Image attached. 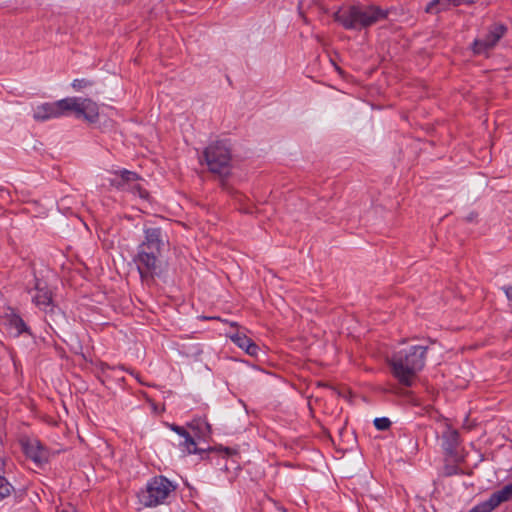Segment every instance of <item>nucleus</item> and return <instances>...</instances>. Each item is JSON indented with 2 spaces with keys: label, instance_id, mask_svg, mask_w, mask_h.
Instances as JSON below:
<instances>
[{
  "label": "nucleus",
  "instance_id": "nucleus-1",
  "mask_svg": "<svg viewBox=\"0 0 512 512\" xmlns=\"http://www.w3.org/2000/svg\"><path fill=\"white\" fill-rule=\"evenodd\" d=\"M144 234L145 239L139 244L137 254L133 260L142 282L151 285L155 282L156 277L161 276L164 270L161 259L164 242L161 228H147L144 230Z\"/></svg>",
  "mask_w": 512,
  "mask_h": 512
},
{
  "label": "nucleus",
  "instance_id": "nucleus-2",
  "mask_svg": "<svg viewBox=\"0 0 512 512\" xmlns=\"http://www.w3.org/2000/svg\"><path fill=\"white\" fill-rule=\"evenodd\" d=\"M68 111H73L77 118L83 117L89 123H96L99 118V107L96 102L89 98L72 97L38 106L34 111V119L46 121L65 115Z\"/></svg>",
  "mask_w": 512,
  "mask_h": 512
},
{
  "label": "nucleus",
  "instance_id": "nucleus-3",
  "mask_svg": "<svg viewBox=\"0 0 512 512\" xmlns=\"http://www.w3.org/2000/svg\"><path fill=\"white\" fill-rule=\"evenodd\" d=\"M427 346L414 345L394 353L388 359L391 373L397 381L410 387L419 371L425 366Z\"/></svg>",
  "mask_w": 512,
  "mask_h": 512
},
{
  "label": "nucleus",
  "instance_id": "nucleus-4",
  "mask_svg": "<svg viewBox=\"0 0 512 512\" xmlns=\"http://www.w3.org/2000/svg\"><path fill=\"white\" fill-rule=\"evenodd\" d=\"M389 10L376 5H351L340 7L334 14V21L345 29L355 30L370 27L388 18Z\"/></svg>",
  "mask_w": 512,
  "mask_h": 512
},
{
  "label": "nucleus",
  "instance_id": "nucleus-5",
  "mask_svg": "<svg viewBox=\"0 0 512 512\" xmlns=\"http://www.w3.org/2000/svg\"><path fill=\"white\" fill-rule=\"evenodd\" d=\"M203 158L209 168V171L218 174L221 177V185L224 189L230 191L224 177L230 174L231 169V149L225 141H216L205 148Z\"/></svg>",
  "mask_w": 512,
  "mask_h": 512
},
{
  "label": "nucleus",
  "instance_id": "nucleus-6",
  "mask_svg": "<svg viewBox=\"0 0 512 512\" xmlns=\"http://www.w3.org/2000/svg\"><path fill=\"white\" fill-rule=\"evenodd\" d=\"M176 487L164 476L152 478L146 485V488L138 492L137 496L141 504L145 507H156L165 503Z\"/></svg>",
  "mask_w": 512,
  "mask_h": 512
},
{
  "label": "nucleus",
  "instance_id": "nucleus-7",
  "mask_svg": "<svg viewBox=\"0 0 512 512\" xmlns=\"http://www.w3.org/2000/svg\"><path fill=\"white\" fill-rule=\"evenodd\" d=\"M34 289L37 293L33 297V302L45 311L47 323L51 328L53 325L60 326L65 320V315L60 308L53 304L52 292L48 289L47 284L36 279Z\"/></svg>",
  "mask_w": 512,
  "mask_h": 512
},
{
  "label": "nucleus",
  "instance_id": "nucleus-8",
  "mask_svg": "<svg viewBox=\"0 0 512 512\" xmlns=\"http://www.w3.org/2000/svg\"><path fill=\"white\" fill-rule=\"evenodd\" d=\"M507 27L504 24L496 23L492 25L483 39H476L472 44L475 54L487 53L495 47L499 40L506 34Z\"/></svg>",
  "mask_w": 512,
  "mask_h": 512
},
{
  "label": "nucleus",
  "instance_id": "nucleus-9",
  "mask_svg": "<svg viewBox=\"0 0 512 512\" xmlns=\"http://www.w3.org/2000/svg\"><path fill=\"white\" fill-rule=\"evenodd\" d=\"M22 449L27 458L31 459L37 466L48 462V452L37 440H26L22 442Z\"/></svg>",
  "mask_w": 512,
  "mask_h": 512
},
{
  "label": "nucleus",
  "instance_id": "nucleus-10",
  "mask_svg": "<svg viewBox=\"0 0 512 512\" xmlns=\"http://www.w3.org/2000/svg\"><path fill=\"white\" fill-rule=\"evenodd\" d=\"M115 175L119 178L110 179V185L119 190L129 189L134 182L140 179L137 173L126 169L116 171Z\"/></svg>",
  "mask_w": 512,
  "mask_h": 512
},
{
  "label": "nucleus",
  "instance_id": "nucleus-11",
  "mask_svg": "<svg viewBox=\"0 0 512 512\" xmlns=\"http://www.w3.org/2000/svg\"><path fill=\"white\" fill-rule=\"evenodd\" d=\"M183 438H184V440L179 443V446L182 447L184 455L185 454L208 455L209 453H212L217 450L215 447L198 448L194 438L190 435L189 432Z\"/></svg>",
  "mask_w": 512,
  "mask_h": 512
},
{
  "label": "nucleus",
  "instance_id": "nucleus-12",
  "mask_svg": "<svg viewBox=\"0 0 512 512\" xmlns=\"http://www.w3.org/2000/svg\"><path fill=\"white\" fill-rule=\"evenodd\" d=\"M475 0H432L425 8L427 13H438L441 10L447 9L450 5L460 6L462 4H471Z\"/></svg>",
  "mask_w": 512,
  "mask_h": 512
},
{
  "label": "nucleus",
  "instance_id": "nucleus-13",
  "mask_svg": "<svg viewBox=\"0 0 512 512\" xmlns=\"http://www.w3.org/2000/svg\"><path fill=\"white\" fill-rule=\"evenodd\" d=\"M188 426L195 432V436L200 439H206L210 437L212 433L211 425L206 421V419H194L188 424Z\"/></svg>",
  "mask_w": 512,
  "mask_h": 512
},
{
  "label": "nucleus",
  "instance_id": "nucleus-14",
  "mask_svg": "<svg viewBox=\"0 0 512 512\" xmlns=\"http://www.w3.org/2000/svg\"><path fill=\"white\" fill-rule=\"evenodd\" d=\"M459 433L457 430H448L443 433V449L448 455H454L459 445Z\"/></svg>",
  "mask_w": 512,
  "mask_h": 512
},
{
  "label": "nucleus",
  "instance_id": "nucleus-15",
  "mask_svg": "<svg viewBox=\"0 0 512 512\" xmlns=\"http://www.w3.org/2000/svg\"><path fill=\"white\" fill-rule=\"evenodd\" d=\"M6 320L9 326L16 331V335H20L21 333H29L30 330L22 317L17 314L13 309H9V312L6 313Z\"/></svg>",
  "mask_w": 512,
  "mask_h": 512
},
{
  "label": "nucleus",
  "instance_id": "nucleus-16",
  "mask_svg": "<svg viewBox=\"0 0 512 512\" xmlns=\"http://www.w3.org/2000/svg\"><path fill=\"white\" fill-rule=\"evenodd\" d=\"M492 495L498 505L510 500L512 498V483L505 485L502 489L492 493Z\"/></svg>",
  "mask_w": 512,
  "mask_h": 512
},
{
  "label": "nucleus",
  "instance_id": "nucleus-17",
  "mask_svg": "<svg viewBox=\"0 0 512 512\" xmlns=\"http://www.w3.org/2000/svg\"><path fill=\"white\" fill-rule=\"evenodd\" d=\"M498 506V503L495 502V498L491 494L488 500L477 504L470 510V512H491Z\"/></svg>",
  "mask_w": 512,
  "mask_h": 512
},
{
  "label": "nucleus",
  "instance_id": "nucleus-18",
  "mask_svg": "<svg viewBox=\"0 0 512 512\" xmlns=\"http://www.w3.org/2000/svg\"><path fill=\"white\" fill-rule=\"evenodd\" d=\"M14 490L5 477L0 476V501L8 497Z\"/></svg>",
  "mask_w": 512,
  "mask_h": 512
},
{
  "label": "nucleus",
  "instance_id": "nucleus-19",
  "mask_svg": "<svg viewBox=\"0 0 512 512\" xmlns=\"http://www.w3.org/2000/svg\"><path fill=\"white\" fill-rule=\"evenodd\" d=\"M231 340L240 348L246 350V345L251 342V339L245 334L237 332L231 336Z\"/></svg>",
  "mask_w": 512,
  "mask_h": 512
},
{
  "label": "nucleus",
  "instance_id": "nucleus-20",
  "mask_svg": "<svg viewBox=\"0 0 512 512\" xmlns=\"http://www.w3.org/2000/svg\"><path fill=\"white\" fill-rule=\"evenodd\" d=\"M374 426L380 431L388 430L391 426V421L387 417L375 418Z\"/></svg>",
  "mask_w": 512,
  "mask_h": 512
},
{
  "label": "nucleus",
  "instance_id": "nucleus-21",
  "mask_svg": "<svg viewBox=\"0 0 512 512\" xmlns=\"http://www.w3.org/2000/svg\"><path fill=\"white\" fill-rule=\"evenodd\" d=\"M129 190L134 193V194H138L139 197L143 198V199H147L148 196H149V193L147 190H145L144 188L141 187L140 184H133L131 185V187L129 188Z\"/></svg>",
  "mask_w": 512,
  "mask_h": 512
},
{
  "label": "nucleus",
  "instance_id": "nucleus-22",
  "mask_svg": "<svg viewBox=\"0 0 512 512\" xmlns=\"http://www.w3.org/2000/svg\"><path fill=\"white\" fill-rule=\"evenodd\" d=\"M92 85H93V82L88 79H75L72 82V87L75 90H81V89H84V88L92 86Z\"/></svg>",
  "mask_w": 512,
  "mask_h": 512
},
{
  "label": "nucleus",
  "instance_id": "nucleus-23",
  "mask_svg": "<svg viewBox=\"0 0 512 512\" xmlns=\"http://www.w3.org/2000/svg\"><path fill=\"white\" fill-rule=\"evenodd\" d=\"M259 350V346L254 343L252 340L249 344L246 345L245 352L249 354L250 356H256Z\"/></svg>",
  "mask_w": 512,
  "mask_h": 512
},
{
  "label": "nucleus",
  "instance_id": "nucleus-24",
  "mask_svg": "<svg viewBox=\"0 0 512 512\" xmlns=\"http://www.w3.org/2000/svg\"><path fill=\"white\" fill-rule=\"evenodd\" d=\"M169 427L172 431L176 432L181 437H184L188 433V431L184 427L178 426L176 424H169Z\"/></svg>",
  "mask_w": 512,
  "mask_h": 512
},
{
  "label": "nucleus",
  "instance_id": "nucleus-25",
  "mask_svg": "<svg viewBox=\"0 0 512 512\" xmlns=\"http://www.w3.org/2000/svg\"><path fill=\"white\" fill-rule=\"evenodd\" d=\"M457 472H458V468L456 466H447L445 468V475H447V476L457 474Z\"/></svg>",
  "mask_w": 512,
  "mask_h": 512
},
{
  "label": "nucleus",
  "instance_id": "nucleus-26",
  "mask_svg": "<svg viewBox=\"0 0 512 512\" xmlns=\"http://www.w3.org/2000/svg\"><path fill=\"white\" fill-rule=\"evenodd\" d=\"M502 289H503L507 299L509 301H512V285L511 286H507V287H503Z\"/></svg>",
  "mask_w": 512,
  "mask_h": 512
},
{
  "label": "nucleus",
  "instance_id": "nucleus-27",
  "mask_svg": "<svg viewBox=\"0 0 512 512\" xmlns=\"http://www.w3.org/2000/svg\"><path fill=\"white\" fill-rule=\"evenodd\" d=\"M220 450H223L227 455H232L235 453L234 450H232L231 448L229 447H226V448H220Z\"/></svg>",
  "mask_w": 512,
  "mask_h": 512
},
{
  "label": "nucleus",
  "instance_id": "nucleus-28",
  "mask_svg": "<svg viewBox=\"0 0 512 512\" xmlns=\"http://www.w3.org/2000/svg\"><path fill=\"white\" fill-rule=\"evenodd\" d=\"M474 219V216L471 214L469 217H467L468 221H472Z\"/></svg>",
  "mask_w": 512,
  "mask_h": 512
},
{
  "label": "nucleus",
  "instance_id": "nucleus-29",
  "mask_svg": "<svg viewBox=\"0 0 512 512\" xmlns=\"http://www.w3.org/2000/svg\"><path fill=\"white\" fill-rule=\"evenodd\" d=\"M104 367L109 368L108 364H103L102 369H104Z\"/></svg>",
  "mask_w": 512,
  "mask_h": 512
}]
</instances>
